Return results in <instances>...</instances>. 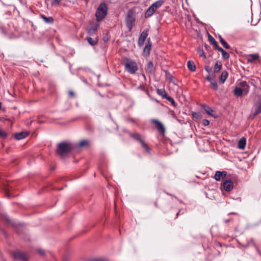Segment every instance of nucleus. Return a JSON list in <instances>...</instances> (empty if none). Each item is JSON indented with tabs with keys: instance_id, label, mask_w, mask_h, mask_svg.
I'll list each match as a JSON object with an SVG mask.
<instances>
[{
	"instance_id": "obj_44",
	"label": "nucleus",
	"mask_w": 261,
	"mask_h": 261,
	"mask_svg": "<svg viewBox=\"0 0 261 261\" xmlns=\"http://www.w3.org/2000/svg\"><path fill=\"white\" fill-rule=\"evenodd\" d=\"M68 94L71 96V97H74V93L73 91H69L68 92Z\"/></svg>"
},
{
	"instance_id": "obj_33",
	"label": "nucleus",
	"mask_w": 261,
	"mask_h": 261,
	"mask_svg": "<svg viewBox=\"0 0 261 261\" xmlns=\"http://www.w3.org/2000/svg\"><path fill=\"white\" fill-rule=\"evenodd\" d=\"M211 84L212 85V88L214 89V90H217L218 89V85H217V82L215 81V80H213L212 82H211Z\"/></svg>"
},
{
	"instance_id": "obj_15",
	"label": "nucleus",
	"mask_w": 261,
	"mask_h": 261,
	"mask_svg": "<svg viewBox=\"0 0 261 261\" xmlns=\"http://www.w3.org/2000/svg\"><path fill=\"white\" fill-rule=\"evenodd\" d=\"M155 12V10L153 9L150 6L146 11L144 16L146 18H148L151 16Z\"/></svg>"
},
{
	"instance_id": "obj_29",
	"label": "nucleus",
	"mask_w": 261,
	"mask_h": 261,
	"mask_svg": "<svg viewBox=\"0 0 261 261\" xmlns=\"http://www.w3.org/2000/svg\"><path fill=\"white\" fill-rule=\"evenodd\" d=\"M157 93L163 97V98H165L167 96V93L164 89H159L156 90Z\"/></svg>"
},
{
	"instance_id": "obj_8",
	"label": "nucleus",
	"mask_w": 261,
	"mask_h": 261,
	"mask_svg": "<svg viewBox=\"0 0 261 261\" xmlns=\"http://www.w3.org/2000/svg\"><path fill=\"white\" fill-rule=\"evenodd\" d=\"M254 115H256L261 113V95L258 96L257 102L253 106Z\"/></svg>"
},
{
	"instance_id": "obj_55",
	"label": "nucleus",
	"mask_w": 261,
	"mask_h": 261,
	"mask_svg": "<svg viewBox=\"0 0 261 261\" xmlns=\"http://www.w3.org/2000/svg\"><path fill=\"white\" fill-rule=\"evenodd\" d=\"M10 195H11V194L8 193V194H7L6 196H10Z\"/></svg>"
},
{
	"instance_id": "obj_18",
	"label": "nucleus",
	"mask_w": 261,
	"mask_h": 261,
	"mask_svg": "<svg viewBox=\"0 0 261 261\" xmlns=\"http://www.w3.org/2000/svg\"><path fill=\"white\" fill-rule=\"evenodd\" d=\"M86 40H87L88 42L92 46H94L95 45L97 44L98 42V39L96 37L92 38L91 37H87Z\"/></svg>"
},
{
	"instance_id": "obj_50",
	"label": "nucleus",
	"mask_w": 261,
	"mask_h": 261,
	"mask_svg": "<svg viewBox=\"0 0 261 261\" xmlns=\"http://www.w3.org/2000/svg\"><path fill=\"white\" fill-rule=\"evenodd\" d=\"M228 215H238L237 213L232 212L228 214Z\"/></svg>"
},
{
	"instance_id": "obj_5",
	"label": "nucleus",
	"mask_w": 261,
	"mask_h": 261,
	"mask_svg": "<svg viewBox=\"0 0 261 261\" xmlns=\"http://www.w3.org/2000/svg\"><path fill=\"white\" fill-rule=\"evenodd\" d=\"M13 257L15 260L19 261H28L29 259L26 253L20 251H14L13 253Z\"/></svg>"
},
{
	"instance_id": "obj_42",
	"label": "nucleus",
	"mask_w": 261,
	"mask_h": 261,
	"mask_svg": "<svg viewBox=\"0 0 261 261\" xmlns=\"http://www.w3.org/2000/svg\"><path fill=\"white\" fill-rule=\"evenodd\" d=\"M206 79L207 80V81H208L210 83H211V82H212L214 79L210 75H207L206 77Z\"/></svg>"
},
{
	"instance_id": "obj_36",
	"label": "nucleus",
	"mask_w": 261,
	"mask_h": 261,
	"mask_svg": "<svg viewBox=\"0 0 261 261\" xmlns=\"http://www.w3.org/2000/svg\"><path fill=\"white\" fill-rule=\"evenodd\" d=\"M222 57L224 59H228L229 58V54L228 53L226 52V51L224 50L222 53Z\"/></svg>"
},
{
	"instance_id": "obj_49",
	"label": "nucleus",
	"mask_w": 261,
	"mask_h": 261,
	"mask_svg": "<svg viewBox=\"0 0 261 261\" xmlns=\"http://www.w3.org/2000/svg\"><path fill=\"white\" fill-rule=\"evenodd\" d=\"M62 0H54V2L59 4Z\"/></svg>"
},
{
	"instance_id": "obj_37",
	"label": "nucleus",
	"mask_w": 261,
	"mask_h": 261,
	"mask_svg": "<svg viewBox=\"0 0 261 261\" xmlns=\"http://www.w3.org/2000/svg\"><path fill=\"white\" fill-rule=\"evenodd\" d=\"M165 98L167 100H168L169 101H170L173 105H175V101L172 97L169 96L168 95H167V96H166Z\"/></svg>"
},
{
	"instance_id": "obj_41",
	"label": "nucleus",
	"mask_w": 261,
	"mask_h": 261,
	"mask_svg": "<svg viewBox=\"0 0 261 261\" xmlns=\"http://www.w3.org/2000/svg\"><path fill=\"white\" fill-rule=\"evenodd\" d=\"M89 261H108L107 259L102 258H97L93 259H91Z\"/></svg>"
},
{
	"instance_id": "obj_48",
	"label": "nucleus",
	"mask_w": 261,
	"mask_h": 261,
	"mask_svg": "<svg viewBox=\"0 0 261 261\" xmlns=\"http://www.w3.org/2000/svg\"><path fill=\"white\" fill-rule=\"evenodd\" d=\"M250 245V243L249 242H247V243L245 245H243V246L245 248H246L248 246H249Z\"/></svg>"
},
{
	"instance_id": "obj_12",
	"label": "nucleus",
	"mask_w": 261,
	"mask_h": 261,
	"mask_svg": "<svg viewBox=\"0 0 261 261\" xmlns=\"http://www.w3.org/2000/svg\"><path fill=\"white\" fill-rule=\"evenodd\" d=\"M151 44L150 42V39H148L147 43L146 44L143 51V55L145 57H147L150 54V50L151 49Z\"/></svg>"
},
{
	"instance_id": "obj_9",
	"label": "nucleus",
	"mask_w": 261,
	"mask_h": 261,
	"mask_svg": "<svg viewBox=\"0 0 261 261\" xmlns=\"http://www.w3.org/2000/svg\"><path fill=\"white\" fill-rule=\"evenodd\" d=\"M233 183L230 180H226L223 183V189L226 191H231L233 189Z\"/></svg>"
},
{
	"instance_id": "obj_22",
	"label": "nucleus",
	"mask_w": 261,
	"mask_h": 261,
	"mask_svg": "<svg viewBox=\"0 0 261 261\" xmlns=\"http://www.w3.org/2000/svg\"><path fill=\"white\" fill-rule=\"evenodd\" d=\"M246 145V139L244 137L241 138L238 142V147L240 149H244Z\"/></svg>"
},
{
	"instance_id": "obj_1",
	"label": "nucleus",
	"mask_w": 261,
	"mask_h": 261,
	"mask_svg": "<svg viewBox=\"0 0 261 261\" xmlns=\"http://www.w3.org/2000/svg\"><path fill=\"white\" fill-rule=\"evenodd\" d=\"M73 148V147L71 143L63 142L58 144L57 153L62 156L70 152Z\"/></svg>"
},
{
	"instance_id": "obj_39",
	"label": "nucleus",
	"mask_w": 261,
	"mask_h": 261,
	"mask_svg": "<svg viewBox=\"0 0 261 261\" xmlns=\"http://www.w3.org/2000/svg\"><path fill=\"white\" fill-rule=\"evenodd\" d=\"M204 69L208 73H210L212 71V68L208 65L205 66Z\"/></svg>"
},
{
	"instance_id": "obj_6",
	"label": "nucleus",
	"mask_w": 261,
	"mask_h": 261,
	"mask_svg": "<svg viewBox=\"0 0 261 261\" xmlns=\"http://www.w3.org/2000/svg\"><path fill=\"white\" fill-rule=\"evenodd\" d=\"M151 122L155 125L158 131L162 135H164L165 133V128L163 124L160 122L158 120L152 119L151 120Z\"/></svg>"
},
{
	"instance_id": "obj_3",
	"label": "nucleus",
	"mask_w": 261,
	"mask_h": 261,
	"mask_svg": "<svg viewBox=\"0 0 261 261\" xmlns=\"http://www.w3.org/2000/svg\"><path fill=\"white\" fill-rule=\"evenodd\" d=\"M135 22L136 17L134 11L132 9H129L127 13L125 18L126 25L129 31L132 30Z\"/></svg>"
},
{
	"instance_id": "obj_21",
	"label": "nucleus",
	"mask_w": 261,
	"mask_h": 261,
	"mask_svg": "<svg viewBox=\"0 0 261 261\" xmlns=\"http://www.w3.org/2000/svg\"><path fill=\"white\" fill-rule=\"evenodd\" d=\"M222 63L220 61H217L214 66V72L215 73L218 72L222 68Z\"/></svg>"
},
{
	"instance_id": "obj_14",
	"label": "nucleus",
	"mask_w": 261,
	"mask_h": 261,
	"mask_svg": "<svg viewBox=\"0 0 261 261\" xmlns=\"http://www.w3.org/2000/svg\"><path fill=\"white\" fill-rule=\"evenodd\" d=\"M164 3V0H159L158 1L155 2L153 3L151 6L152 8L154 9L155 11L156 10L161 7L163 4Z\"/></svg>"
},
{
	"instance_id": "obj_54",
	"label": "nucleus",
	"mask_w": 261,
	"mask_h": 261,
	"mask_svg": "<svg viewBox=\"0 0 261 261\" xmlns=\"http://www.w3.org/2000/svg\"><path fill=\"white\" fill-rule=\"evenodd\" d=\"M105 41H106V40H108V38H105V39H103Z\"/></svg>"
},
{
	"instance_id": "obj_10",
	"label": "nucleus",
	"mask_w": 261,
	"mask_h": 261,
	"mask_svg": "<svg viewBox=\"0 0 261 261\" xmlns=\"http://www.w3.org/2000/svg\"><path fill=\"white\" fill-rule=\"evenodd\" d=\"M227 175L226 171H219L216 172L215 174V179L217 181H220L221 179L224 178Z\"/></svg>"
},
{
	"instance_id": "obj_40",
	"label": "nucleus",
	"mask_w": 261,
	"mask_h": 261,
	"mask_svg": "<svg viewBox=\"0 0 261 261\" xmlns=\"http://www.w3.org/2000/svg\"><path fill=\"white\" fill-rule=\"evenodd\" d=\"M202 124L204 126H207L210 124V121L207 119H203L202 120Z\"/></svg>"
},
{
	"instance_id": "obj_56",
	"label": "nucleus",
	"mask_w": 261,
	"mask_h": 261,
	"mask_svg": "<svg viewBox=\"0 0 261 261\" xmlns=\"http://www.w3.org/2000/svg\"><path fill=\"white\" fill-rule=\"evenodd\" d=\"M207 46H207V45H205V47L206 48H207Z\"/></svg>"
},
{
	"instance_id": "obj_46",
	"label": "nucleus",
	"mask_w": 261,
	"mask_h": 261,
	"mask_svg": "<svg viewBox=\"0 0 261 261\" xmlns=\"http://www.w3.org/2000/svg\"><path fill=\"white\" fill-rule=\"evenodd\" d=\"M217 50L219 51H220L221 53L224 50L222 48L219 47Z\"/></svg>"
},
{
	"instance_id": "obj_19",
	"label": "nucleus",
	"mask_w": 261,
	"mask_h": 261,
	"mask_svg": "<svg viewBox=\"0 0 261 261\" xmlns=\"http://www.w3.org/2000/svg\"><path fill=\"white\" fill-rule=\"evenodd\" d=\"M97 30V25H93L87 29V31L88 34L90 35H93L95 33Z\"/></svg>"
},
{
	"instance_id": "obj_24",
	"label": "nucleus",
	"mask_w": 261,
	"mask_h": 261,
	"mask_svg": "<svg viewBox=\"0 0 261 261\" xmlns=\"http://www.w3.org/2000/svg\"><path fill=\"white\" fill-rule=\"evenodd\" d=\"M219 38L220 43L224 48H225L226 49L230 48V45L225 41V40L220 35H219Z\"/></svg>"
},
{
	"instance_id": "obj_32",
	"label": "nucleus",
	"mask_w": 261,
	"mask_h": 261,
	"mask_svg": "<svg viewBox=\"0 0 261 261\" xmlns=\"http://www.w3.org/2000/svg\"><path fill=\"white\" fill-rule=\"evenodd\" d=\"M8 136L7 133L4 131V130L0 128V137L5 139Z\"/></svg>"
},
{
	"instance_id": "obj_47",
	"label": "nucleus",
	"mask_w": 261,
	"mask_h": 261,
	"mask_svg": "<svg viewBox=\"0 0 261 261\" xmlns=\"http://www.w3.org/2000/svg\"><path fill=\"white\" fill-rule=\"evenodd\" d=\"M231 220H232V218H230V219H226V220H224V222H225V223H228L229 221H230Z\"/></svg>"
},
{
	"instance_id": "obj_2",
	"label": "nucleus",
	"mask_w": 261,
	"mask_h": 261,
	"mask_svg": "<svg viewBox=\"0 0 261 261\" xmlns=\"http://www.w3.org/2000/svg\"><path fill=\"white\" fill-rule=\"evenodd\" d=\"M108 7L105 3H101L96 11L95 16L97 21L102 20L107 15Z\"/></svg>"
},
{
	"instance_id": "obj_11",
	"label": "nucleus",
	"mask_w": 261,
	"mask_h": 261,
	"mask_svg": "<svg viewBox=\"0 0 261 261\" xmlns=\"http://www.w3.org/2000/svg\"><path fill=\"white\" fill-rule=\"evenodd\" d=\"M240 88H241L245 94H247L249 91L250 87L246 81H242L239 83Z\"/></svg>"
},
{
	"instance_id": "obj_7",
	"label": "nucleus",
	"mask_w": 261,
	"mask_h": 261,
	"mask_svg": "<svg viewBox=\"0 0 261 261\" xmlns=\"http://www.w3.org/2000/svg\"><path fill=\"white\" fill-rule=\"evenodd\" d=\"M148 30L146 29L144 30L140 34L138 39V45L141 47L143 45L145 40L148 35Z\"/></svg>"
},
{
	"instance_id": "obj_20",
	"label": "nucleus",
	"mask_w": 261,
	"mask_h": 261,
	"mask_svg": "<svg viewBox=\"0 0 261 261\" xmlns=\"http://www.w3.org/2000/svg\"><path fill=\"white\" fill-rule=\"evenodd\" d=\"M259 58V55L257 54H250L249 55V58L247 59L248 62L252 63L253 61L257 60Z\"/></svg>"
},
{
	"instance_id": "obj_23",
	"label": "nucleus",
	"mask_w": 261,
	"mask_h": 261,
	"mask_svg": "<svg viewBox=\"0 0 261 261\" xmlns=\"http://www.w3.org/2000/svg\"><path fill=\"white\" fill-rule=\"evenodd\" d=\"M243 91L242 89V88H240V87H237L235 88L234 91H233L234 94L236 96H237V97L242 96L243 95Z\"/></svg>"
},
{
	"instance_id": "obj_51",
	"label": "nucleus",
	"mask_w": 261,
	"mask_h": 261,
	"mask_svg": "<svg viewBox=\"0 0 261 261\" xmlns=\"http://www.w3.org/2000/svg\"><path fill=\"white\" fill-rule=\"evenodd\" d=\"M251 243H252V244L254 245V246H255V244H254V242H253V240H252V239H251Z\"/></svg>"
},
{
	"instance_id": "obj_52",
	"label": "nucleus",
	"mask_w": 261,
	"mask_h": 261,
	"mask_svg": "<svg viewBox=\"0 0 261 261\" xmlns=\"http://www.w3.org/2000/svg\"><path fill=\"white\" fill-rule=\"evenodd\" d=\"M256 251H257V252L259 253V251L257 247H256Z\"/></svg>"
},
{
	"instance_id": "obj_27",
	"label": "nucleus",
	"mask_w": 261,
	"mask_h": 261,
	"mask_svg": "<svg viewBox=\"0 0 261 261\" xmlns=\"http://www.w3.org/2000/svg\"><path fill=\"white\" fill-rule=\"evenodd\" d=\"M130 136L135 139L136 140H137L139 141L140 142H141L143 140L141 139V135L138 133H129Z\"/></svg>"
},
{
	"instance_id": "obj_16",
	"label": "nucleus",
	"mask_w": 261,
	"mask_h": 261,
	"mask_svg": "<svg viewBox=\"0 0 261 261\" xmlns=\"http://www.w3.org/2000/svg\"><path fill=\"white\" fill-rule=\"evenodd\" d=\"M145 70L148 73H152L154 70L152 62L149 61L147 63Z\"/></svg>"
},
{
	"instance_id": "obj_38",
	"label": "nucleus",
	"mask_w": 261,
	"mask_h": 261,
	"mask_svg": "<svg viewBox=\"0 0 261 261\" xmlns=\"http://www.w3.org/2000/svg\"><path fill=\"white\" fill-rule=\"evenodd\" d=\"M192 116L194 118H195L196 119H198L201 118L200 114L198 112H193L192 113Z\"/></svg>"
},
{
	"instance_id": "obj_30",
	"label": "nucleus",
	"mask_w": 261,
	"mask_h": 261,
	"mask_svg": "<svg viewBox=\"0 0 261 261\" xmlns=\"http://www.w3.org/2000/svg\"><path fill=\"white\" fill-rule=\"evenodd\" d=\"M88 144V141L86 140H83L81 141L79 144L78 146L80 147L87 145Z\"/></svg>"
},
{
	"instance_id": "obj_26",
	"label": "nucleus",
	"mask_w": 261,
	"mask_h": 261,
	"mask_svg": "<svg viewBox=\"0 0 261 261\" xmlns=\"http://www.w3.org/2000/svg\"><path fill=\"white\" fill-rule=\"evenodd\" d=\"M202 107L208 115L212 116V112H213V110L208 106L203 105Z\"/></svg>"
},
{
	"instance_id": "obj_25",
	"label": "nucleus",
	"mask_w": 261,
	"mask_h": 261,
	"mask_svg": "<svg viewBox=\"0 0 261 261\" xmlns=\"http://www.w3.org/2000/svg\"><path fill=\"white\" fill-rule=\"evenodd\" d=\"M188 69L191 71H194L196 70V66L194 63L192 61H189L187 63Z\"/></svg>"
},
{
	"instance_id": "obj_53",
	"label": "nucleus",
	"mask_w": 261,
	"mask_h": 261,
	"mask_svg": "<svg viewBox=\"0 0 261 261\" xmlns=\"http://www.w3.org/2000/svg\"><path fill=\"white\" fill-rule=\"evenodd\" d=\"M105 41H106V40H108V38H105V39H103Z\"/></svg>"
},
{
	"instance_id": "obj_31",
	"label": "nucleus",
	"mask_w": 261,
	"mask_h": 261,
	"mask_svg": "<svg viewBox=\"0 0 261 261\" xmlns=\"http://www.w3.org/2000/svg\"><path fill=\"white\" fill-rule=\"evenodd\" d=\"M140 143L142 145V147L144 148V150H145L146 151H149V148L143 140L141 141Z\"/></svg>"
},
{
	"instance_id": "obj_13",
	"label": "nucleus",
	"mask_w": 261,
	"mask_h": 261,
	"mask_svg": "<svg viewBox=\"0 0 261 261\" xmlns=\"http://www.w3.org/2000/svg\"><path fill=\"white\" fill-rule=\"evenodd\" d=\"M28 135L29 134L27 132H21L20 133H16L14 135V137L16 140H20L27 137Z\"/></svg>"
},
{
	"instance_id": "obj_4",
	"label": "nucleus",
	"mask_w": 261,
	"mask_h": 261,
	"mask_svg": "<svg viewBox=\"0 0 261 261\" xmlns=\"http://www.w3.org/2000/svg\"><path fill=\"white\" fill-rule=\"evenodd\" d=\"M125 60L126 62L124 64L125 70L130 74H134L138 69L137 63L128 58H126Z\"/></svg>"
},
{
	"instance_id": "obj_28",
	"label": "nucleus",
	"mask_w": 261,
	"mask_h": 261,
	"mask_svg": "<svg viewBox=\"0 0 261 261\" xmlns=\"http://www.w3.org/2000/svg\"><path fill=\"white\" fill-rule=\"evenodd\" d=\"M41 17L46 23H52L54 22V19L51 17H47L44 15H41Z\"/></svg>"
},
{
	"instance_id": "obj_35",
	"label": "nucleus",
	"mask_w": 261,
	"mask_h": 261,
	"mask_svg": "<svg viewBox=\"0 0 261 261\" xmlns=\"http://www.w3.org/2000/svg\"><path fill=\"white\" fill-rule=\"evenodd\" d=\"M208 40L213 45L217 43L216 40L211 35H208Z\"/></svg>"
},
{
	"instance_id": "obj_57",
	"label": "nucleus",
	"mask_w": 261,
	"mask_h": 261,
	"mask_svg": "<svg viewBox=\"0 0 261 261\" xmlns=\"http://www.w3.org/2000/svg\"><path fill=\"white\" fill-rule=\"evenodd\" d=\"M179 214V212H178L177 214H176V217L177 216V215H178Z\"/></svg>"
},
{
	"instance_id": "obj_34",
	"label": "nucleus",
	"mask_w": 261,
	"mask_h": 261,
	"mask_svg": "<svg viewBox=\"0 0 261 261\" xmlns=\"http://www.w3.org/2000/svg\"><path fill=\"white\" fill-rule=\"evenodd\" d=\"M198 53H199L200 57H203L204 59H206V55L202 49L198 48Z\"/></svg>"
},
{
	"instance_id": "obj_17",
	"label": "nucleus",
	"mask_w": 261,
	"mask_h": 261,
	"mask_svg": "<svg viewBox=\"0 0 261 261\" xmlns=\"http://www.w3.org/2000/svg\"><path fill=\"white\" fill-rule=\"evenodd\" d=\"M228 76V73L227 71L224 70L222 72L220 76V82L221 83L223 84Z\"/></svg>"
},
{
	"instance_id": "obj_43",
	"label": "nucleus",
	"mask_w": 261,
	"mask_h": 261,
	"mask_svg": "<svg viewBox=\"0 0 261 261\" xmlns=\"http://www.w3.org/2000/svg\"><path fill=\"white\" fill-rule=\"evenodd\" d=\"M38 253H39L40 255H42V256H43V255H44L45 254V252H44V251L43 250H42V249H38Z\"/></svg>"
},
{
	"instance_id": "obj_45",
	"label": "nucleus",
	"mask_w": 261,
	"mask_h": 261,
	"mask_svg": "<svg viewBox=\"0 0 261 261\" xmlns=\"http://www.w3.org/2000/svg\"><path fill=\"white\" fill-rule=\"evenodd\" d=\"M213 46L215 48V49H217V50L219 47V46L218 45L217 42L216 44H214Z\"/></svg>"
}]
</instances>
